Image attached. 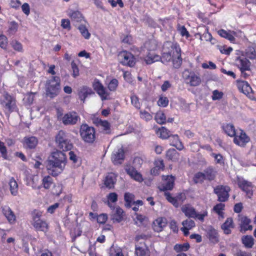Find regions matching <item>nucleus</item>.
Here are the masks:
<instances>
[{
	"label": "nucleus",
	"mask_w": 256,
	"mask_h": 256,
	"mask_svg": "<svg viewBox=\"0 0 256 256\" xmlns=\"http://www.w3.org/2000/svg\"><path fill=\"white\" fill-rule=\"evenodd\" d=\"M67 163L66 154L56 150L52 154L47 161L46 168L50 174L56 176L64 170Z\"/></svg>",
	"instance_id": "f257e3e1"
},
{
	"label": "nucleus",
	"mask_w": 256,
	"mask_h": 256,
	"mask_svg": "<svg viewBox=\"0 0 256 256\" xmlns=\"http://www.w3.org/2000/svg\"><path fill=\"white\" fill-rule=\"evenodd\" d=\"M60 78L56 76L52 77V78L46 81V94L50 98H54L57 96L60 90Z\"/></svg>",
	"instance_id": "f03ea898"
},
{
	"label": "nucleus",
	"mask_w": 256,
	"mask_h": 256,
	"mask_svg": "<svg viewBox=\"0 0 256 256\" xmlns=\"http://www.w3.org/2000/svg\"><path fill=\"white\" fill-rule=\"evenodd\" d=\"M56 142L58 148L63 151L70 150L72 148V144L69 139L68 134L62 130H60L56 134Z\"/></svg>",
	"instance_id": "7ed1b4c3"
},
{
	"label": "nucleus",
	"mask_w": 256,
	"mask_h": 256,
	"mask_svg": "<svg viewBox=\"0 0 256 256\" xmlns=\"http://www.w3.org/2000/svg\"><path fill=\"white\" fill-rule=\"evenodd\" d=\"M80 135L82 140L88 143H92L96 138L95 130L87 124H82L80 128Z\"/></svg>",
	"instance_id": "20e7f679"
},
{
	"label": "nucleus",
	"mask_w": 256,
	"mask_h": 256,
	"mask_svg": "<svg viewBox=\"0 0 256 256\" xmlns=\"http://www.w3.org/2000/svg\"><path fill=\"white\" fill-rule=\"evenodd\" d=\"M184 82L191 86H196L201 83V78L199 74L193 71L185 70L182 73Z\"/></svg>",
	"instance_id": "39448f33"
},
{
	"label": "nucleus",
	"mask_w": 256,
	"mask_h": 256,
	"mask_svg": "<svg viewBox=\"0 0 256 256\" xmlns=\"http://www.w3.org/2000/svg\"><path fill=\"white\" fill-rule=\"evenodd\" d=\"M1 104L6 114H9L17 109L15 99L8 93L4 94L3 99L1 100Z\"/></svg>",
	"instance_id": "423d86ee"
},
{
	"label": "nucleus",
	"mask_w": 256,
	"mask_h": 256,
	"mask_svg": "<svg viewBox=\"0 0 256 256\" xmlns=\"http://www.w3.org/2000/svg\"><path fill=\"white\" fill-rule=\"evenodd\" d=\"M118 58L123 65L132 67L136 64V58L134 55L126 51L122 52L118 55Z\"/></svg>",
	"instance_id": "0eeeda50"
},
{
	"label": "nucleus",
	"mask_w": 256,
	"mask_h": 256,
	"mask_svg": "<svg viewBox=\"0 0 256 256\" xmlns=\"http://www.w3.org/2000/svg\"><path fill=\"white\" fill-rule=\"evenodd\" d=\"M230 190V187L228 186H220L214 189V192L218 196V200L220 202H224L228 200Z\"/></svg>",
	"instance_id": "6e6552de"
},
{
	"label": "nucleus",
	"mask_w": 256,
	"mask_h": 256,
	"mask_svg": "<svg viewBox=\"0 0 256 256\" xmlns=\"http://www.w3.org/2000/svg\"><path fill=\"white\" fill-rule=\"evenodd\" d=\"M162 49L169 53L174 58L176 56H180V48L176 44H174L171 42H166L163 45Z\"/></svg>",
	"instance_id": "1a4fd4ad"
},
{
	"label": "nucleus",
	"mask_w": 256,
	"mask_h": 256,
	"mask_svg": "<svg viewBox=\"0 0 256 256\" xmlns=\"http://www.w3.org/2000/svg\"><path fill=\"white\" fill-rule=\"evenodd\" d=\"M80 118L78 114L74 111L68 112L62 116V120L64 125H74L76 124Z\"/></svg>",
	"instance_id": "9d476101"
},
{
	"label": "nucleus",
	"mask_w": 256,
	"mask_h": 256,
	"mask_svg": "<svg viewBox=\"0 0 256 256\" xmlns=\"http://www.w3.org/2000/svg\"><path fill=\"white\" fill-rule=\"evenodd\" d=\"M162 184L159 186L160 191L171 190L174 186L175 178L172 176H162Z\"/></svg>",
	"instance_id": "9b49d317"
},
{
	"label": "nucleus",
	"mask_w": 256,
	"mask_h": 256,
	"mask_svg": "<svg viewBox=\"0 0 256 256\" xmlns=\"http://www.w3.org/2000/svg\"><path fill=\"white\" fill-rule=\"evenodd\" d=\"M92 86L94 89L100 96L102 101L108 99V96L109 95V93L107 92L106 88L98 80H95L93 82Z\"/></svg>",
	"instance_id": "f8f14e48"
},
{
	"label": "nucleus",
	"mask_w": 256,
	"mask_h": 256,
	"mask_svg": "<svg viewBox=\"0 0 256 256\" xmlns=\"http://www.w3.org/2000/svg\"><path fill=\"white\" fill-rule=\"evenodd\" d=\"M238 184L240 188L244 191L247 196L250 198L253 194L252 185V182H248L242 178H238Z\"/></svg>",
	"instance_id": "ddd939ff"
},
{
	"label": "nucleus",
	"mask_w": 256,
	"mask_h": 256,
	"mask_svg": "<svg viewBox=\"0 0 256 256\" xmlns=\"http://www.w3.org/2000/svg\"><path fill=\"white\" fill-rule=\"evenodd\" d=\"M235 64L240 70H250V62L246 58L237 57L235 60Z\"/></svg>",
	"instance_id": "4468645a"
},
{
	"label": "nucleus",
	"mask_w": 256,
	"mask_h": 256,
	"mask_svg": "<svg viewBox=\"0 0 256 256\" xmlns=\"http://www.w3.org/2000/svg\"><path fill=\"white\" fill-rule=\"evenodd\" d=\"M250 140V138L242 130H241L240 135L234 136V142L236 144L244 147L249 142Z\"/></svg>",
	"instance_id": "2eb2a0df"
},
{
	"label": "nucleus",
	"mask_w": 256,
	"mask_h": 256,
	"mask_svg": "<svg viewBox=\"0 0 256 256\" xmlns=\"http://www.w3.org/2000/svg\"><path fill=\"white\" fill-rule=\"evenodd\" d=\"M124 212L121 208L119 206H116V208H114L111 212V220L114 222H120L123 220Z\"/></svg>",
	"instance_id": "dca6fc26"
},
{
	"label": "nucleus",
	"mask_w": 256,
	"mask_h": 256,
	"mask_svg": "<svg viewBox=\"0 0 256 256\" xmlns=\"http://www.w3.org/2000/svg\"><path fill=\"white\" fill-rule=\"evenodd\" d=\"M68 16L76 26L80 25L78 23L82 24V22H84V17L79 11L72 10L70 12Z\"/></svg>",
	"instance_id": "f3484780"
},
{
	"label": "nucleus",
	"mask_w": 256,
	"mask_h": 256,
	"mask_svg": "<svg viewBox=\"0 0 256 256\" xmlns=\"http://www.w3.org/2000/svg\"><path fill=\"white\" fill-rule=\"evenodd\" d=\"M32 224L36 231L46 232L48 230V224L46 221L42 220H38L35 222H32Z\"/></svg>",
	"instance_id": "a211bd4d"
},
{
	"label": "nucleus",
	"mask_w": 256,
	"mask_h": 256,
	"mask_svg": "<svg viewBox=\"0 0 256 256\" xmlns=\"http://www.w3.org/2000/svg\"><path fill=\"white\" fill-rule=\"evenodd\" d=\"M125 170L126 173L135 180L138 182H141L143 180L142 175L133 166H126Z\"/></svg>",
	"instance_id": "6ab92c4d"
},
{
	"label": "nucleus",
	"mask_w": 256,
	"mask_h": 256,
	"mask_svg": "<svg viewBox=\"0 0 256 256\" xmlns=\"http://www.w3.org/2000/svg\"><path fill=\"white\" fill-rule=\"evenodd\" d=\"M206 237L210 242L216 244L219 241V235L218 231L212 226H210L206 230Z\"/></svg>",
	"instance_id": "aec40b11"
},
{
	"label": "nucleus",
	"mask_w": 256,
	"mask_h": 256,
	"mask_svg": "<svg viewBox=\"0 0 256 256\" xmlns=\"http://www.w3.org/2000/svg\"><path fill=\"white\" fill-rule=\"evenodd\" d=\"M112 160L114 164H121L124 160V151L122 148H119L114 152L112 156Z\"/></svg>",
	"instance_id": "412c9836"
},
{
	"label": "nucleus",
	"mask_w": 256,
	"mask_h": 256,
	"mask_svg": "<svg viewBox=\"0 0 256 256\" xmlns=\"http://www.w3.org/2000/svg\"><path fill=\"white\" fill-rule=\"evenodd\" d=\"M239 221L240 222V226L241 228V231L245 232L248 230H252V226L250 225L251 221L250 218L244 216H239Z\"/></svg>",
	"instance_id": "4be33fe9"
},
{
	"label": "nucleus",
	"mask_w": 256,
	"mask_h": 256,
	"mask_svg": "<svg viewBox=\"0 0 256 256\" xmlns=\"http://www.w3.org/2000/svg\"><path fill=\"white\" fill-rule=\"evenodd\" d=\"M94 94L91 88L87 86H83L78 90V96L80 99L84 102L85 99L88 95Z\"/></svg>",
	"instance_id": "5701e85b"
},
{
	"label": "nucleus",
	"mask_w": 256,
	"mask_h": 256,
	"mask_svg": "<svg viewBox=\"0 0 256 256\" xmlns=\"http://www.w3.org/2000/svg\"><path fill=\"white\" fill-rule=\"evenodd\" d=\"M166 225V220L160 218L156 220L153 222V229L155 232H160L162 230Z\"/></svg>",
	"instance_id": "b1692460"
},
{
	"label": "nucleus",
	"mask_w": 256,
	"mask_h": 256,
	"mask_svg": "<svg viewBox=\"0 0 256 256\" xmlns=\"http://www.w3.org/2000/svg\"><path fill=\"white\" fill-rule=\"evenodd\" d=\"M238 88L240 91L244 94H248L252 90L251 87L246 81H238Z\"/></svg>",
	"instance_id": "393cba45"
},
{
	"label": "nucleus",
	"mask_w": 256,
	"mask_h": 256,
	"mask_svg": "<svg viewBox=\"0 0 256 256\" xmlns=\"http://www.w3.org/2000/svg\"><path fill=\"white\" fill-rule=\"evenodd\" d=\"M116 182V176L114 173L108 174L106 177L104 184L106 187L111 188Z\"/></svg>",
	"instance_id": "a878e982"
},
{
	"label": "nucleus",
	"mask_w": 256,
	"mask_h": 256,
	"mask_svg": "<svg viewBox=\"0 0 256 256\" xmlns=\"http://www.w3.org/2000/svg\"><path fill=\"white\" fill-rule=\"evenodd\" d=\"M218 32L220 36L226 38L230 42H234L235 40L234 35H235L236 32L234 31L227 32L223 29H221Z\"/></svg>",
	"instance_id": "bb28decb"
},
{
	"label": "nucleus",
	"mask_w": 256,
	"mask_h": 256,
	"mask_svg": "<svg viewBox=\"0 0 256 256\" xmlns=\"http://www.w3.org/2000/svg\"><path fill=\"white\" fill-rule=\"evenodd\" d=\"M234 227L233 220L231 218H228L222 226V228L224 230V233L226 234L231 233L230 229Z\"/></svg>",
	"instance_id": "cd10ccee"
},
{
	"label": "nucleus",
	"mask_w": 256,
	"mask_h": 256,
	"mask_svg": "<svg viewBox=\"0 0 256 256\" xmlns=\"http://www.w3.org/2000/svg\"><path fill=\"white\" fill-rule=\"evenodd\" d=\"M160 59L159 55L156 54L154 52H149L144 58V60L146 64H150L156 62L160 61Z\"/></svg>",
	"instance_id": "c85d7f7f"
},
{
	"label": "nucleus",
	"mask_w": 256,
	"mask_h": 256,
	"mask_svg": "<svg viewBox=\"0 0 256 256\" xmlns=\"http://www.w3.org/2000/svg\"><path fill=\"white\" fill-rule=\"evenodd\" d=\"M181 210L186 216L195 218L196 212L192 206L185 205L182 208Z\"/></svg>",
	"instance_id": "c756f323"
},
{
	"label": "nucleus",
	"mask_w": 256,
	"mask_h": 256,
	"mask_svg": "<svg viewBox=\"0 0 256 256\" xmlns=\"http://www.w3.org/2000/svg\"><path fill=\"white\" fill-rule=\"evenodd\" d=\"M203 173L205 179L210 181L214 180L216 176V172L212 167H208L204 170Z\"/></svg>",
	"instance_id": "7c9ffc66"
},
{
	"label": "nucleus",
	"mask_w": 256,
	"mask_h": 256,
	"mask_svg": "<svg viewBox=\"0 0 256 256\" xmlns=\"http://www.w3.org/2000/svg\"><path fill=\"white\" fill-rule=\"evenodd\" d=\"M96 122L102 127L104 133L106 134L110 133V124L108 121L97 119Z\"/></svg>",
	"instance_id": "2f4dec72"
},
{
	"label": "nucleus",
	"mask_w": 256,
	"mask_h": 256,
	"mask_svg": "<svg viewBox=\"0 0 256 256\" xmlns=\"http://www.w3.org/2000/svg\"><path fill=\"white\" fill-rule=\"evenodd\" d=\"M10 193L13 196H16L18 193V184L14 178H11L9 182Z\"/></svg>",
	"instance_id": "473e14b6"
},
{
	"label": "nucleus",
	"mask_w": 256,
	"mask_h": 256,
	"mask_svg": "<svg viewBox=\"0 0 256 256\" xmlns=\"http://www.w3.org/2000/svg\"><path fill=\"white\" fill-rule=\"evenodd\" d=\"M178 153L174 148L169 149L166 153V157L169 160L172 161L178 160Z\"/></svg>",
	"instance_id": "72a5a7b5"
},
{
	"label": "nucleus",
	"mask_w": 256,
	"mask_h": 256,
	"mask_svg": "<svg viewBox=\"0 0 256 256\" xmlns=\"http://www.w3.org/2000/svg\"><path fill=\"white\" fill-rule=\"evenodd\" d=\"M38 144V140L36 137L32 136L25 138L24 144L26 146L29 148H34Z\"/></svg>",
	"instance_id": "f704fd0d"
},
{
	"label": "nucleus",
	"mask_w": 256,
	"mask_h": 256,
	"mask_svg": "<svg viewBox=\"0 0 256 256\" xmlns=\"http://www.w3.org/2000/svg\"><path fill=\"white\" fill-rule=\"evenodd\" d=\"M3 213L9 222H12L16 220L14 213L10 208L8 207L4 208Z\"/></svg>",
	"instance_id": "c9c22d12"
},
{
	"label": "nucleus",
	"mask_w": 256,
	"mask_h": 256,
	"mask_svg": "<svg viewBox=\"0 0 256 256\" xmlns=\"http://www.w3.org/2000/svg\"><path fill=\"white\" fill-rule=\"evenodd\" d=\"M135 254L136 256H150V251L145 246H136Z\"/></svg>",
	"instance_id": "e433bc0d"
},
{
	"label": "nucleus",
	"mask_w": 256,
	"mask_h": 256,
	"mask_svg": "<svg viewBox=\"0 0 256 256\" xmlns=\"http://www.w3.org/2000/svg\"><path fill=\"white\" fill-rule=\"evenodd\" d=\"M242 242L247 248H252L254 244V239L251 236H246L242 237Z\"/></svg>",
	"instance_id": "4c0bfd02"
},
{
	"label": "nucleus",
	"mask_w": 256,
	"mask_h": 256,
	"mask_svg": "<svg viewBox=\"0 0 256 256\" xmlns=\"http://www.w3.org/2000/svg\"><path fill=\"white\" fill-rule=\"evenodd\" d=\"M245 56L251 60L256 58V48L254 46L248 47L245 51Z\"/></svg>",
	"instance_id": "58836bf2"
},
{
	"label": "nucleus",
	"mask_w": 256,
	"mask_h": 256,
	"mask_svg": "<svg viewBox=\"0 0 256 256\" xmlns=\"http://www.w3.org/2000/svg\"><path fill=\"white\" fill-rule=\"evenodd\" d=\"M223 129L225 132L230 136L232 137L236 136V130L234 126L230 124L223 126Z\"/></svg>",
	"instance_id": "ea45409f"
},
{
	"label": "nucleus",
	"mask_w": 256,
	"mask_h": 256,
	"mask_svg": "<svg viewBox=\"0 0 256 256\" xmlns=\"http://www.w3.org/2000/svg\"><path fill=\"white\" fill-rule=\"evenodd\" d=\"M76 27L78 28L82 35L86 38L88 39L90 38V34L88 32V28L82 24Z\"/></svg>",
	"instance_id": "a19ab883"
},
{
	"label": "nucleus",
	"mask_w": 256,
	"mask_h": 256,
	"mask_svg": "<svg viewBox=\"0 0 256 256\" xmlns=\"http://www.w3.org/2000/svg\"><path fill=\"white\" fill-rule=\"evenodd\" d=\"M53 184V179L50 176H46L44 177L42 180V185L46 189H48Z\"/></svg>",
	"instance_id": "79ce46f5"
},
{
	"label": "nucleus",
	"mask_w": 256,
	"mask_h": 256,
	"mask_svg": "<svg viewBox=\"0 0 256 256\" xmlns=\"http://www.w3.org/2000/svg\"><path fill=\"white\" fill-rule=\"evenodd\" d=\"M160 60L164 64L170 62L172 59V58H174L172 56V55H170L169 53L167 52L163 49L162 55V56H160Z\"/></svg>",
	"instance_id": "37998d69"
},
{
	"label": "nucleus",
	"mask_w": 256,
	"mask_h": 256,
	"mask_svg": "<svg viewBox=\"0 0 256 256\" xmlns=\"http://www.w3.org/2000/svg\"><path fill=\"white\" fill-rule=\"evenodd\" d=\"M164 196L166 199L170 203H172L175 207L178 208L180 206V203L178 202L176 197H172L170 194L168 192H166Z\"/></svg>",
	"instance_id": "c03bdc74"
},
{
	"label": "nucleus",
	"mask_w": 256,
	"mask_h": 256,
	"mask_svg": "<svg viewBox=\"0 0 256 256\" xmlns=\"http://www.w3.org/2000/svg\"><path fill=\"white\" fill-rule=\"evenodd\" d=\"M155 120L158 123L163 124L166 122V117L163 112L159 111L156 114Z\"/></svg>",
	"instance_id": "a18cd8bd"
},
{
	"label": "nucleus",
	"mask_w": 256,
	"mask_h": 256,
	"mask_svg": "<svg viewBox=\"0 0 256 256\" xmlns=\"http://www.w3.org/2000/svg\"><path fill=\"white\" fill-rule=\"evenodd\" d=\"M157 134L163 139H166L170 136V131L164 127L159 129Z\"/></svg>",
	"instance_id": "49530a36"
},
{
	"label": "nucleus",
	"mask_w": 256,
	"mask_h": 256,
	"mask_svg": "<svg viewBox=\"0 0 256 256\" xmlns=\"http://www.w3.org/2000/svg\"><path fill=\"white\" fill-rule=\"evenodd\" d=\"M206 180L203 172H198L196 174L193 178V180L195 184L202 183Z\"/></svg>",
	"instance_id": "de8ad7c7"
},
{
	"label": "nucleus",
	"mask_w": 256,
	"mask_h": 256,
	"mask_svg": "<svg viewBox=\"0 0 256 256\" xmlns=\"http://www.w3.org/2000/svg\"><path fill=\"white\" fill-rule=\"evenodd\" d=\"M190 247V244L188 243H184L182 244H176L174 246V250L177 252L180 251H187Z\"/></svg>",
	"instance_id": "09e8293b"
},
{
	"label": "nucleus",
	"mask_w": 256,
	"mask_h": 256,
	"mask_svg": "<svg viewBox=\"0 0 256 256\" xmlns=\"http://www.w3.org/2000/svg\"><path fill=\"white\" fill-rule=\"evenodd\" d=\"M124 200L126 201V206L128 208L131 206V203L134 200V196L129 192H126L124 194Z\"/></svg>",
	"instance_id": "8fccbe9b"
},
{
	"label": "nucleus",
	"mask_w": 256,
	"mask_h": 256,
	"mask_svg": "<svg viewBox=\"0 0 256 256\" xmlns=\"http://www.w3.org/2000/svg\"><path fill=\"white\" fill-rule=\"evenodd\" d=\"M18 24L14 21H12L10 23V26L8 28V32L10 34H15L18 29Z\"/></svg>",
	"instance_id": "3c124183"
},
{
	"label": "nucleus",
	"mask_w": 256,
	"mask_h": 256,
	"mask_svg": "<svg viewBox=\"0 0 256 256\" xmlns=\"http://www.w3.org/2000/svg\"><path fill=\"white\" fill-rule=\"evenodd\" d=\"M182 225L184 227L190 230L195 226V222L193 220L187 219L182 222Z\"/></svg>",
	"instance_id": "603ef678"
},
{
	"label": "nucleus",
	"mask_w": 256,
	"mask_h": 256,
	"mask_svg": "<svg viewBox=\"0 0 256 256\" xmlns=\"http://www.w3.org/2000/svg\"><path fill=\"white\" fill-rule=\"evenodd\" d=\"M225 206L224 204L220 203L216 204L213 208L214 210L216 212L219 216H222L223 212H222V210H224Z\"/></svg>",
	"instance_id": "864d4df0"
},
{
	"label": "nucleus",
	"mask_w": 256,
	"mask_h": 256,
	"mask_svg": "<svg viewBox=\"0 0 256 256\" xmlns=\"http://www.w3.org/2000/svg\"><path fill=\"white\" fill-rule=\"evenodd\" d=\"M174 67L178 68L180 67L182 62V58L181 56L180 57L178 56H176L174 58H172Z\"/></svg>",
	"instance_id": "5fc2aeb1"
},
{
	"label": "nucleus",
	"mask_w": 256,
	"mask_h": 256,
	"mask_svg": "<svg viewBox=\"0 0 256 256\" xmlns=\"http://www.w3.org/2000/svg\"><path fill=\"white\" fill-rule=\"evenodd\" d=\"M118 86V80L114 78L110 82L108 85V88L110 91H114Z\"/></svg>",
	"instance_id": "6e6d98bb"
},
{
	"label": "nucleus",
	"mask_w": 256,
	"mask_h": 256,
	"mask_svg": "<svg viewBox=\"0 0 256 256\" xmlns=\"http://www.w3.org/2000/svg\"><path fill=\"white\" fill-rule=\"evenodd\" d=\"M168 100L166 97L161 96L158 101V104L159 106L166 107L168 104Z\"/></svg>",
	"instance_id": "4d7b16f0"
},
{
	"label": "nucleus",
	"mask_w": 256,
	"mask_h": 256,
	"mask_svg": "<svg viewBox=\"0 0 256 256\" xmlns=\"http://www.w3.org/2000/svg\"><path fill=\"white\" fill-rule=\"evenodd\" d=\"M11 44L14 49L18 52H22V44L17 40H12Z\"/></svg>",
	"instance_id": "13d9d810"
},
{
	"label": "nucleus",
	"mask_w": 256,
	"mask_h": 256,
	"mask_svg": "<svg viewBox=\"0 0 256 256\" xmlns=\"http://www.w3.org/2000/svg\"><path fill=\"white\" fill-rule=\"evenodd\" d=\"M36 94V93H33V92L28 93L26 95L24 100L28 104H31L33 102V101L34 100V94Z\"/></svg>",
	"instance_id": "bf43d9fd"
},
{
	"label": "nucleus",
	"mask_w": 256,
	"mask_h": 256,
	"mask_svg": "<svg viewBox=\"0 0 256 256\" xmlns=\"http://www.w3.org/2000/svg\"><path fill=\"white\" fill-rule=\"evenodd\" d=\"M130 98L132 104L136 108L140 109V106L138 97L136 95L133 94L131 96Z\"/></svg>",
	"instance_id": "052dcab7"
},
{
	"label": "nucleus",
	"mask_w": 256,
	"mask_h": 256,
	"mask_svg": "<svg viewBox=\"0 0 256 256\" xmlns=\"http://www.w3.org/2000/svg\"><path fill=\"white\" fill-rule=\"evenodd\" d=\"M8 46L7 38L4 35H0V47L6 49Z\"/></svg>",
	"instance_id": "680f3d73"
},
{
	"label": "nucleus",
	"mask_w": 256,
	"mask_h": 256,
	"mask_svg": "<svg viewBox=\"0 0 256 256\" xmlns=\"http://www.w3.org/2000/svg\"><path fill=\"white\" fill-rule=\"evenodd\" d=\"M206 32L200 36V40H201L211 41L212 36L210 33L208 32V30H206Z\"/></svg>",
	"instance_id": "e2e57ef3"
},
{
	"label": "nucleus",
	"mask_w": 256,
	"mask_h": 256,
	"mask_svg": "<svg viewBox=\"0 0 256 256\" xmlns=\"http://www.w3.org/2000/svg\"><path fill=\"white\" fill-rule=\"evenodd\" d=\"M72 68V76L76 78L79 75V70L76 64L73 61L71 64Z\"/></svg>",
	"instance_id": "0e129e2a"
},
{
	"label": "nucleus",
	"mask_w": 256,
	"mask_h": 256,
	"mask_svg": "<svg viewBox=\"0 0 256 256\" xmlns=\"http://www.w3.org/2000/svg\"><path fill=\"white\" fill-rule=\"evenodd\" d=\"M136 218L134 219L135 224L138 226H140L143 222V221L144 219V217L140 214H136Z\"/></svg>",
	"instance_id": "69168bd1"
},
{
	"label": "nucleus",
	"mask_w": 256,
	"mask_h": 256,
	"mask_svg": "<svg viewBox=\"0 0 256 256\" xmlns=\"http://www.w3.org/2000/svg\"><path fill=\"white\" fill-rule=\"evenodd\" d=\"M42 216V212L40 211L34 210L32 213V222H35L38 220H41L40 217Z\"/></svg>",
	"instance_id": "338daca9"
},
{
	"label": "nucleus",
	"mask_w": 256,
	"mask_h": 256,
	"mask_svg": "<svg viewBox=\"0 0 256 256\" xmlns=\"http://www.w3.org/2000/svg\"><path fill=\"white\" fill-rule=\"evenodd\" d=\"M108 219V216L106 214H100L97 218L98 222L100 224H104Z\"/></svg>",
	"instance_id": "774afa93"
}]
</instances>
